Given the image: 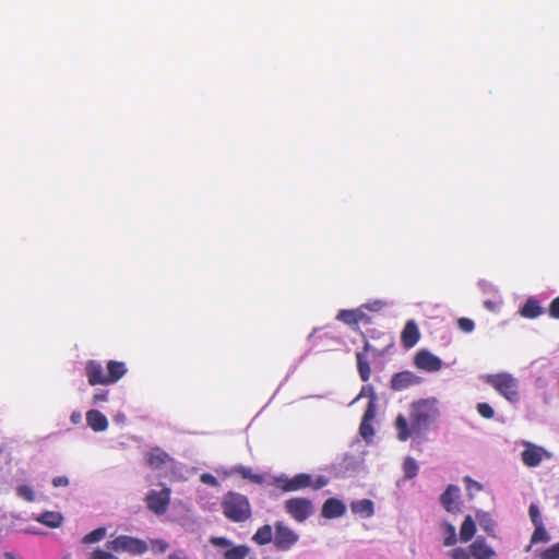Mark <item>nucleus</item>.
I'll return each instance as SVG.
<instances>
[{"label":"nucleus","mask_w":559,"mask_h":559,"mask_svg":"<svg viewBox=\"0 0 559 559\" xmlns=\"http://www.w3.org/2000/svg\"><path fill=\"white\" fill-rule=\"evenodd\" d=\"M437 414L433 402L427 400L414 402L411 407V425L403 415H399L395 419L397 439L406 441L412 435H419L436 418Z\"/></svg>","instance_id":"1"},{"label":"nucleus","mask_w":559,"mask_h":559,"mask_svg":"<svg viewBox=\"0 0 559 559\" xmlns=\"http://www.w3.org/2000/svg\"><path fill=\"white\" fill-rule=\"evenodd\" d=\"M222 511L226 519L235 523H242L252 515L249 499L239 492L228 491L222 499Z\"/></svg>","instance_id":"2"},{"label":"nucleus","mask_w":559,"mask_h":559,"mask_svg":"<svg viewBox=\"0 0 559 559\" xmlns=\"http://www.w3.org/2000/svg\"><path fill=\"white\" fill-rule=\"evenodd\" d=\"M274 484L284 492L298 491L306 488L319 490L329 484V478L323 475L313 478L311 474L299 473L290 478L284 475L275 477Z\"/></svg>","instance_id":"3"},{"label":"nucleus","mask_w":559,"mask_h":559,"mask_svg":"<svg viewBox=\"0 0 559 559\" xmlns=\"http://www.w3.org/2000/svg\"><path fill=\"white\" fill-rule=\"evenodd\" d=\"M484 381L508 401L516 402L519 400V382L510 373L486 374Z\"/></svg>","instance_id":"4"},{"label":"nucleus","mask_w":559,"mask_h":559,"mask_svg":"<svg viewBox=\"0 0 559 559\" xmlns=\"http://www.w3.org/2000/svg\"><path fill=\"white\" fill-rule=\"evenodd\" d=\"M106 546L112 551H127L131 555H143L148 549L145 540L129 535H120L107 542Z\"/></svg>","instance_id":"5"},{"label":"nucleus","mask_w":559,"mask_h":559,"mask_svg":"<svg viewBox=\"0 0 559 559\" xmlns=\"http://www.w3.org/2000/svg\"><path fill=\"white\" fill-rule=\"evenodd\" d=\"M284 509L296 522H305L313 513L311 500L302 497L290 498L285 501Z\"/></svg>","instance_id":"6"},{"label":"nucleus","mask_w":559,"mask_h":559,"mask_svg":"<svg viewBox=\"0 0 559 559\" xmlns=\"http://www.w3.org/2000/svg\"><path fill=\"white\" fill-rule=\"evenodd\" d=\"M274 530L273 544L278 550L287 551L297 544L298 534L282 521L275 522Z\"/></svg>","instance_id":"7"},{"label":"nucleus","mask_w":559,"mask_h":559,"mask_svg":"<svg viewBox=\"0 0 559 559\" xmlns=\"http://www.w3.org/2000/svg\"><path fill=\"white\" fill-rule=\"evenodd\" d=\"M170 496L171 490L168 487L159 491L151 490L145 497L147 509L156 515L165 514L170 503Z\"/></svg>","instance_id":"8"},{"label":"nucleus","mask_w":559,"mask_h":559,"mask_svg":"<svg viewBox=\"0 0 559 559\" xmlns=\"http://www.w3.org/2000/svg\"><path fill=\"white\" fill-rule=\"evenodd\" d=\"M525 449L521 453V460L527 467L538 466L544 459H550L551 454L540 445L524 442Z\"/></svg>","instance_id":"9"},{"label":"nucleus","mask_w":559,"mask_h":559,"mask_svg":"<svg viewBox=\"0 0 559 559\" xmlns=\"http://www.w3.org/2000/svg\"><path fill=\"white\" fill-rule=\"evenodd\" d=\"M84 370L90 385H108L107 372H105L100 361L87 360Z\"/></svg>","instance_id":"10"},{"label":"nucleus","mask_w":559,"mask_h":559,"mask_svg":"<svg viewBox=\"0 0 559 559\" xmlns=\"http://www.w3.org/2000/svg\"><path fill=\"white\" fill-rule=\"evenodd\" d=\"M414 364L418 369L428 372H436L442 367L441 359L426 349H421L416 354Z\"/></svg>","instance_id":"11"},{"label":"nucleus","mask_w":559,"mask_h":559,"mask_svg":"<svg viewBox=\"0 0 559 559\" xmlns=\"http://www.w3.org/2000/svg\"><path fill=\"white\" fill-rule=\"evenodd\" d=\"M420 377L412 371H401L395 373L391 379V389L394 391H403L413 385L420 383Z\"/></svg>","instance_id":"12"},{"label":"nucleus","mask_w":559,"mask_h":559,"mask_svg":"<svg viewBox=\"0 0 559 559\" xmlns=\"http://www.w3.org/2000/svg\"><path fill=\"white\" fill-rule=\"evenodd\" d=\"M345 512V503L337 498L326 499L321 508V516L329 520L341 518Z\"/></svg>","instance_id":"13"},{"label":"nucleus","mask_w":559,"mask_h":559,"mask_svg":"<svg viewBox=\"0 0 559 559\" xmlns=\"http://www.w3.org/2000/svg\"><path fill=\"white\" fill-rule=\"evenodd\" d=\"M337 320L348 324V325H357L360 322L370 323L371 319L366 312L364 308L360 307L358 309L353 310H341L337 314Z\"/></svg>","instance_id":"14"},{"label":"nucleus","mask_w":559,"mask_h":559,"mask_svg":"<svg viewBox=\"0 0 559 559\" xmlns=\"http://www.w3.org/2000/svg\"><path fill=\"white\" fill-rule=\"evenodd\" d=\"M371 350V345L368 341L365 342L364 348L356 353L357 370L360 379L367 382L370 379L371 368L368 360V353Z\"/></svg>","instance_id":"15"},{"label":"nucleus","mask_w":559,"mask_h":559,"mask_svg":"<svg viewBox=\"0 0 559 559\" xmlns=\"http://www.w3.org/2000/svg\"><path fill=\"white\" fill-rule=\"evenodd\" d=\"M459 487L449 485L445 491L440 497V502L443 508L450 513H456L460 511L459 499Z\"/></svg>","instance_id":"16"},{"label":"nucleus","mask_w":559,"mask_h":559,"mask_svg":"<svg viewBox=\"0 0 559 559\" xmlns=\"http://www.w3.org/2000/svg\"><path fill=\"white\" fill-rule=\"evenodd\" d=\"M471 559H493L496 551L487 545L484 538L476 539L469 545Z\"/></svg>","instance_id":"17"},{"label":"nucleus","mask_w":559,"mask_h":559,"mask_svg":"<svg viewBox=\"0 0 559 559\" xmlns=\"http://www.w3.org/2000/svg\"><path fill=\"white\" fill-rule=\"evenodd\" d=\"M419 330L414 321H408L401 334V341L405 348H412L419 340Z\"/></svg>","instance_id":"18"},{"label":"nucleus","mask_w":559,"mask_h":559,"mask_svg":"<svg viewBox=\"0 0 559 559\" xmlns=\"http://www.w3.org/2000/svg\"><path fill=\"white\" fill-rule=\"evenodd\" d=\"M126 364L117 360H109L107 362V382L114 384L118 382L127 373Z\"/></svg>","instance_id":"19"},{"label":"nucleus","mask_w":559,"mask_h":559,"mask_svg":"<svg viewBox=\"0 0 559 559\" xmlns=\"http://www.w3.org/2000/svg\"><path fill=\"white\" fill-rule=\"evenodd\" d=\"M86 423L96 432L104 431L108 427L106 416L97 409H91L86 413Z\"/></svg>","instance_id":"20"},{"label":"nucleus","mask_w":559,"mask_h":559,"mask_svg":"<svg viewBox=\"0 0 559 559\" xmlns=\"http://www.w3.org/2000/svg\"><path fill=\"white\" fill-rule=\"evenodd\" d=\"M350 509L353 513L359 514L364 518H370L374 513V506L370 499L353 501L350 503Z\"/></svg>","instance_id":"21"},{"label":"nucleus","mask_w":559,"mask_h":559,"mask_svg":"<svg viewBox=\"0 0 559 559\" xmlns=\"http://www.w3.org/2000/svg\"><path fill=\"white\" fill-rule=\"evenodd\" d=\"M169 460V455L159 448L152 449L147 454V463L155 469L164 466Z\"/></svg>","instance_id":"22"},{"label":"nucleus","mask_w":559,"mask_h":559,"mask_svg":"<svg viewBox=\"0 0 559 559\" xmlns=\"http://www.w3.org/2000/svg\"><path fill=\"white\" fill-rule=\"evenodd\" d=\"M524 318L535 319L543 313V308L539 301L535 298H528L520 310Z\"/></svg>","instance_id":"23"},{"label":"nucleus","mask_w":559,"mask_h":559,"mask_svg":"<svg viewBox=\"0 0 559 559\" xmlns=\"http://www.w3.org/2000/svg\"><path fill=\"white\" fill-rule=\"evenodd\" d=\"M233 473L258 485H262L265 480L263 475L254 474L250 467L243 465L235 466Z\"/></svg>","instance_id":"24"},{"label":"nucleus","mask_w":559,"mask_h":559,"mask_svg":"<svg viewBox=\"0 0 559 559\" xmlns=\"http://www.w3.org/2000/svg\"><path fill=\"white\" fill-rule=\"evenodd\" d=\"M475 533H476L475 522L471 515H467L461 525L460 538L462 542L467 543L474 537Z\"/></svg>","instance_id":"25"},{"label":"nucleus","mask_w":559,"mask_h":559,"mask_svg":"<svg viewBox=\"0 0 559 559\" xmlns=\"http://www.w3.org/2000/svg\"><path fill=\"white\" fill-rule=\"evenodd\" d=\"M252 539L258 545H266L273 542L274 536L272 532V526L269 524L262 525L257 530Z\"/></svg>","instance_id":"26"},{"label":"nucleus","mask_w":559,"mask_h":559,"mask_svg":"<svg viewBox=\"0 0 559 559\" xmlns=\"http://www.w3.org/2000/svg\"><path fill=\"white\" fill-rule=\"evenodd\" d=\"M62 520L63 518L60 513L50 511L41 513L38 518V522L52 528L59 527Z\"/></svg>","instance_id":"27"},{"label":"nucleus","mask_w":559,"mask_h":559,"mask_svg":"<svg viewBox=\"0 0 559 559\" xmlns=\"http://www.w3.org/2000/svg\"><path fill=\"white\" fill-rule=\"evenodd\" d=\"M250 552L247 545L234 546L224 552L225 559H245Z\"/></svg>","instance_id":"28"},{"label":"nucleus","mask_w":559,"mask_h":559,"mask_svg":"<svg viewBox=\"0 0 559 559\" xmlns=\"http://www.w3.org/2000/svg\"><path fill=\"white\" fill-rule=\"evenodd\" d=\"M368 389L370 391V400L368 402L367 408H366V411L364 413V416H362L361 420L372 421L374 419V417H376V400H377V395H376L373 386H369Z\"/></svg>","instance_id":"29"},{"label":"nucleus","mask_w":559,"mask_h":559,"mask_svg":"<svg viewBox=\"0 0 559 559\" xmlns=\"http://www.w3.org/2000/svg\"><path fill=\"white\" fill-rule=\"evenodd\" d=\"M106 533H107V531L105 527H98V528L90 532L85 536H83L82 543L85 545L98 543L106 537Z\"/></svg>","instance_id":"30"},{"label":"nucleus","mask_w":559,"mask_h":559,"mask_svg":"<svg viewBox=\"0 0 559 559\" xmlns=\"http://www.w3.org/2000/svg\"><path fill=\"white\" fill-rule=\"evenodd\" d=\"M403 471H404L405 478H407V479L414 478L418 473L417 462L413 457L407 456L403 463Z\"/></svg>","instance_id":"31"},{"label":"nucleus","mask_w":559,"mask_h":559,"mask_svg":"<svg viewBox=\"0 0 559 559\" xmlns=\"http://www.w3.org/2000/svg\"><path fill=\"white\" fill-rule=\"evenodd\" d=\"M535 530L531 536V544H537L539 542H548L549 535L544 526V524L540 525H534Z\"/></svg>","instance_id":"32"},{"label":"nucleus","mask_w":559,"mask_h":559,"mask_svg":"<svg viewBox=\"0 0 559 559\" xmlns=\"http://www.w3.org/2000/svg\"><path fill=\"white\" fill-rule=\"evenodd\" d=\"M444 528L447 536L443 539V545L447 547L455 545L457 542L455 527L450 523H444Z\"/></svg>","instance_id":"33"},{"label":"nucleus","mask_w":559,"mask_h":559,"mask_svg":"<svg viewBox=\"0 0 559 559\" xmlns=\"http://www.w3.org/2000/svg\"><path fill=\"white\" fill-rule=\"evenodd\" d=\"M16 495L27 502H33L35 500L34 490L27 485H21L16 488Z\"/></svg>","instance_id":"34"},{"label":"nucleus","mask_w":559,"mask_h":559,"mask_svg":"<svg viewBox=\"0 0 559 559\" xmlns=\"http://www.w3.org/2000/svg\"><path fill=\"white\" fill-rule=\"evenodd\" d=\"M477 519L479 525L484 528V531L488 535H493L495 523L492 522V520L486 514H483L481 516L477 515Z\"/></svg>","instance_id":"35"},{"label":"nucleus","mask_w":559,"mask_h":559,"mask_svg":"<svg viewBox=\"0 0 559 559\" xmlns=\"http://www.w3.org/2000/svg\"><path fill=\"white\" fill-rule=\"evenodd\" d=\"M476 408H477L478 414L483 418L491 419L495 415L493 408L488 403H485V402L478 403Z\"/></svg>","instance_id":"36"},{"label":"nucleus","mask_w":559,"mask_h":559,"mask_svg":"<svg viewBox=\"0 0 559 559\" xmlns=\"http://www.w3.org/2000/svg\"><path fill=\"white\" fill-rule=\"evenodd\" d=\"M88 559H119L117 556L102 548H96L88 555Z\"/></svg>","instance_id":"37"},{"label":"nucleus","mask_w":559,"mask_h":559,"mask_svg":"<svg viewBox=\"0 0 559 559\" xmlns=\"http://www.w3.org/2000/svg\"><path fill=\"white\" fill-rule=\"evenodd\" d=\"M451 559H471L469 549L463 547H456L449 551Z\"/></svg>","instance_id":"38"},{"label":"nucleus","mask_w":559,"mask_h":559,"mask_svg":"<svg viewBox=\"0 0 559 559\" xmlns=\"http://www.w3.org/2000/svg\"><path fill=\"white\" fill-rule=\"evenodd\" d=\"M528 514H530V518H531V521L533 523V525H540V524H544L543 523V520H542V515H540V512H539V509L537 507V504L535 503H532L528 508Z\"/></svg>","instance_id":"39"},{"label":"nucleus","mask_w":559,"mask_h":559,"mask_svg":"<svg viewBox=\"0 0 559 559\" xmlns=\"http://www.w3.org/2000/svg\"><path fill=\"white\" fill-rule=\"evenodd\" d=\"M542 559H559V542L545 549Z\"/></svg>","instance_id":"40"},{"label":"nucleus","mask_w":559,"mask_h":559,"mask_svg":"<svg viewBox=\"0 0 559 559\" xmlns=\"http://www.w3.org/2000/svg\"><path fill=\"white\" fill-rule=\"evenodd\" d=\"M359 432L364 439H369L373 436V428L371 421L361 420L359 426Z\"/></svg>","instance_id":"41"},{"label":"nucleus","mask_w":559,"mask_h":559,"mask_svg":"<svg viewBox=\"0 0 559 559\" xmlns=\"http://www.w3.org/2000/svg\"><path fill=\"white\" fill-rule=\"evenodd\" d=\"M457 326L463 332L471 333L474 330L475 324H474V321L468 318H460L457 320Z\"/></svg>","instance_id":"42"},{"label":"nucleus","mask_w":559,"mask_h":559,"mask_svg":"<svg viewBox=\"0 0 559 559\" xmlns=\"http://www.w3.org/2000/svg\"><path fill=\"white\" fill-rule=\"evenodd\" d=\"M464 481L466 483V490L469 496H473L474 491H480L483 489V486L478 481L473 480L468 476L464 478Z\"/></svg>","instance_id":"43"},{"label":"nucleus","mask_w":559,"mask_h":559,"mask_svg":"<svg viewBox=\"0 0 559 559\" xmlns=\"http://www.w3.org/2000/svg\"><path fill=\"white\" fill-rule=\"evenodd\" d=\"M200 480L205 484V485H210V486H213V487H217L218 486V480L217 478L210 474V473H204L201 475L200 477Z\"/></svg>","instance_id":"44"},{"label":"nucleus","mask_w":559,"mask_h":559,"mask_svg":"<svg viewBox=\"0 0 559 559\" xmlns=\"http://www.w3.org/2000/svg\"><path fill=\"white\" fill-rule=\"evenodd\" d=\"M549 316L554 319H559V296L556 297L549 305Z\"/></svg>","instance_id":"45"},{"label":"nucleus","mask_w":559,"mask_h":559,"mask_svg":"<svg viewBox=\"0 0 559 559\" xmlns=\"http://www.w3.org/2000/svg\"><path fill=\"white\" fill-rule=\"evenodd\" d=\"M210 542L217 547H228L231 544L230 540L225 537H212Z\"/></svg>","instance_id":"46"},{"label":"nucleus","mask_w":559,"mask_h":559,"mask_svg":"<svg viewBox=\"0 0 559 559\" xmlns=\"http://www.w3.org/2000/svg\"><path fill=\"white\" fill-rule=\"evenodd\" d=\"M383 307L384 302L381 300H374L362 306V308L369 309L371 311H380Z\"/></svg>","instance_id":"47"},{"label":"nucleus","mask_w":559,"mask_h":559,"mask_svg":"<svg viewBox=\"0 0 559 559\" xmlns=\"http://www.w3.org/2000/svg\"><path fill=\"white\" fill-rule=\"evenodd\" d=\"M108 391L102 390L94 394L93 396V403L99 404L100 402L107 401Z\"/></svg>","instance_id":"48"},{"label":"nucleus","mask_w":559,"mask_h":559,"mask_svg":"<svg viewBox=\"0 0 559 559\" xmlns=\"http://www.w3.org/2000/svg\"><path fill=\"white\" fill-rule=\"evenodd\" d=\"M53 487H67L69 485V479L67 476H57L52 479Z\"/></svg>","instance_id":"49"},{"label":"nucleus","mask_w":559,"mask_h":559,"mask_svg":"<svg viewBox=\"0 0 559 559\" xmlns=\"http://www.w3.org/2000/svg\"><path fill=\"white\" fill-rule=\"evenodd\" d=\"M153 544L160 552H165L168 549V544L163 539H156Z\"/></svg>","instance_id":"50"},{"label":"nucleus","mask_w":559,"mask_h":559,"mask_svg":"<svg viewBox=\"0 0 559 559\" xmlns=\"http://www.w3.org/2000/svg\"><path fill=\"white\" fill-rule=\"evenodd\" d=\"M82 415L80 412H73L70 416V420L72 424L76 425L81 421Z\"/></svg>","instance_id":"51"},{"label":"nucleus","mask_w":559,"mask_h":559,"mask_svg":"<svg viewBox=\"0 0 559 559\" xmlns=\"http://www.w3.org/2000/svg\"><path fill=\"white\" fill-rule=\"evenodd\" d=\"M168 559H188L182 551L169 555Z\"/></svg>","instance_id":"52"},{"label":"nucleus","mask_w":559,"mask_h":559,"mask_svg":"<svg viewBox=\"0 0 559 559\" xmlns=\"http://www.w3.org/2000/svg\"><path fill=\"white\" fill-rule=\"evenodd\" d=\"M369 386H370V385H365V386H362L361 392H360V394H359V396H358V397H360V396H362V395H367V396L370 399V391H369V389H368Z\"/></svg>","instance_id":"53"},{"label":"nucleus","mask_w":559,"mask_h":559,"mask_svg":"<svg viewBox=\"0 0 559 559\" xmlns=\"http://www.w3.org/2000/svg\"><path fill=\"white\" fill-rule=\"evenodd\" d=\"M485 306L488 308V309H492V302L491 301H485Z\"/></svg>","instance_id":"54"}]
</instances>
